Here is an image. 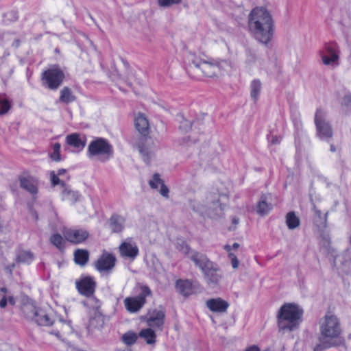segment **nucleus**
I'll list each match as a JSON object with an SVG mask.
<instances>
[{
	"label": "nucleus",
	"mask_w": 351,
	"mask_h": 351,
	"mask_svg": "<svg viewBox=\"0 0 351 351\" xmlns=\"http://www.w3.org/2000/svg\"><path fill=\"white\" fill-rule=\"evenodd\" d=\"M51 182L53 186L60 183V180L58 178V175L56 174L53 171L51 173Z\"/></svg>",
	"instance_id": "09e8293b"
},
{
	"label": "nucleus",
	"mask_w": 351,
	"mask_h": 351,
	"mask_svg": "<svg viewBox=\"0 0 351 351\" xmlns=\"http://www.w3.org/2000/svg\"><path fill=\"white\" fill-rule=\"evenodd\" d=\"M185 248H186L185 252L189 253V251H190L189 247L187 245H186Z\"/></svg>",
	"instance_id": "052dcab7"
},
{
	"label": "nucleus",
	"mask_w": 351,
	"mask_h": 351,
	"mask_svg": "<svg viewBox=\"0 0 351 351\" xmlns=\"http://www.w3.org/2000/svg\"><path fill=\"white\" fill-rule=\"evenodd\" d=\"M139 290L140 292L136 296L128 297L123 301L125 308L131 313L140 311L146 302V298L152 294L149 287L145 285H140Z\"/></svg>",
	"instance_id": "0eeeda50"
},
{
	"label": "nucleus",
	"mask_w": 351,
	"mask_h": 351,
	"mask_svg": "<svg viewBox=\"0 0 351 351\" xmlns=\"http://www.w3.org/2000/svg\"><path fill=\"white\" fill-rule=\"evenodd\" d=\"M286 224L289 230H293L300 226V220L294 212H289L286 215Z\"/></svg>",
	"instance_id": "c85d7f7f"
},
{
	"label": "nucleus",
	"mask_w": 351,
	"mask_h": 351,
	"mask_svg": "<svg viewBox=\"0 0 351 351\" xmlns=\"http://www.w3.org/2000/svg\"><path fill=\"white\" fill-rule=\"evenodd\" d=\"M135 127L136 130L143 136H145L148 132L149 129V123L146 117L142 114H139L135 119L134 121Z\"/></svg>",
	"instance_id": "393cba45"
},
{
	"label": "nucleus",
	"mask_w": 351,
	"mask_h": 351,
	"mask_svg": "<svg viewBox=\"0 0 351 351\" xmlns=\"http://www.w3.org/2000/svg\"><path fill=\"white\" fill-rule=\"evenodd\" d=\"M31 312L28 317L32 318L36 323L40 326H49L53 324L52 318L43 309H36L30 306Z\"/></svg>",
	"instance_id": "dca6fc26"
},
{
	"label": "nucleus",
	"mask_w": 351,
	"mask_h": 351,
	"mask_svg": "<svg viewBox=\"0 0 351 351\" xmlns=\"http://www.w3.org/2000/svg\"><path fill=\"white\" fill-rule=\"evenodd\" d=\"M138 147L144 161L149 163L156 151V147L153 141L150 138L141 137Z\"/></svg>",
	"instance_id": "f8f14e48"
},
{
	"label": "nucleus",
	"mask_w": 351,
	"mask_h": 351,
	"mask_svg": "<svg viewBox=\"0 0 351 351\" xmlns=\"http://www.w3.org/2000/svg\"><path fill=\"white\" fill-rule=\"evenodd\" d=\"M75 97L69 88L65 87L61 90L60 97L61 102L68 104L73 101Z\"/></svg>",
	"instance_id": "c9c22d12"
},
{
	"label": "nucleus",
	"mask_w": 351,
	"mask_h": 351,
	"mask_svg": "<svg viewBox=\"0 0 351 351\" xmlns=\"http://www.w3.org/2000/svg\"><path fill=\"white\" fill-rule=\"evenodd\" d=\"M330 151L335 152L336 151V148L333 145H330Z\"/></svg>",
	"instance_id": "bf43d9fd"
},
{
	"label": "nucleus",
	"mask_w": 351,
	"mask_h": 351,
	"mask_svg": "<svg viewBox=\"0 0 351 351\" xmlns=\"http://www.w3.org/2000/svg\"><path fill=\"white\" fill-rule=\"evenodd\" d=\"M319 338L328 340L337 346L343 344V328L340 319L335 314L327 312L318 320Z\"/></svg>",
	"instance_id": "f03ea898"
},
{
	"label": "nucleus",
	"mask_w": 351,
	"mask_h": 351,
	"mask_svg": "<svg viewBox=\"0 0 351 351\" xmlns=\"http://www.w3.org/2000/svg\"><path fill=\"white\" fill-rule=\"evenodd\" d=\"M78 194L68 189H64L62 192L63 199L66 200H69L70 202H75L78 199Z\"/></svg>",
	"instance_id": "4c0bfd02"
},
{
	"label": "nucleus",
	"mask_w": 351,
	"mask_h": 351,
	"mask_svg": "<svg viewBox=\"0 0 351 351\" xmlns=\"http://www.w3.org/2000/svg\"><path fill=\"white\" fill-rule=\"evenodd\" d=\"M316 135L322 141H329L333 132L330 123L326 119V112L319 108L316 110L314 119Z\"/></svg>",
	"instance_id": "6e6552de"
},
{
	"label": "nucleus",
	"mask_w": 351,
	"mask_h": 351,
	"mask_svg": "<svg viewBox=\"0 0 351 351\" xmlns=\"http://www.w3.org/2000/svg\"><path fill=\"white\" fill-rule=\"evenodd\" d=\"M176 287L178 291L184 296H188L195 293L194 286L189 280H178Z\"/></svg>",
	"instance_id": "5701e85b"
},
{
	"label": "nucleus",
	"mask_w": 351,
	"mask_h": 351,
	"mask_svg": "<svg viewBox=\"0 0 351 351\" xmlns=\"http://www.w3.org/2000/svg\"><path fill=\"white\" fill-rule=\"evenodd\" d=\"M250 88H251V92H250L251 97L254 101H256L258 97L261 89V83L260 80H254L251 82Z\"/></svg>",
	"instance_id": "f704fd0d"
},
{
	"label": "nucleus",
	"mask_w": 351,
	"mask_h": 351,
	"mask_svg": "<svg viewBox=\"0 0 351 351\" xmlns=\"http://www.w3.org/2000/svg\"><path fill=\"white\" fill-rule=\"evenodd\" d=\"M245 351H259V349L257 346H253L245 350Z\"/></svg>",
	"instance_id": "5fc2aeb1"
},
{
	"label": "nucleus",
	"mask_w": 351,
	"mask_h": 351,
	"mask_svg": "<svg viewBox=\"0 0 351 351\" xmlns=\"http://www.w3.org/2000/svg\"><path fill=\"white\" fill-rule=\"evenodd\" d=\"M116 261V257L112 254L105 252L97 259L94 265L100 274L108 275L112 273Z\"/></svg>",
	"instance_id": "9d476101"
},
{
	"label": "nucleus",
	"mask_w": 351,
	"mask_h": 351,
	"mask_svg": "<svg viewBox=\"0 0 351 351\" xmlns=\"http://www.w3.org/2000/svg\"><path fill=\"white\" fill-rule=\"evenodd\" d=\"M342 106H345L349 108L351 106V94L350 93H346L342 101H341Z\"/></svg>",
	"instance_id": "a18cd8bd"
},
{
	"label": "nucleus",
	"mask_w": 351,
	"mask_h": 351,
	"mask_svg": "<svg viewBox=\"0 0 351 351\" xmlns=\"http://www.w3.org/2000/svg\"><path fill=\"white\" fill-rule=\"evenodd\" d=\"M12 73L11 69L5 64L0 65V75L3 77H8Z\"/></svg>",
	"instance_id": "79ce46f5"
},
{
	"label": "nucleus",
	"mask_w": 351,
	"mask_h": 351,
	"mask_svg": "<svg viewBox=\"0 0 351 351\" xmlns=\"http://www.w3.org/2000/svg\"><path fill=\"white\" fill-rule=\"evenodd\" d=\"M63 79L64 73L58 68H52L43 73L44 84L50 89H56Z\"/></svg>",
	"instance_id": "9b49d317"
},
{
	"label": "nucleus",
	"mask_w": 351,
	"mask_h": 351,
	"mask_svg": "<svg viewBox=\"0 0 351 351\" xmlns=\"http://www.w3.org/2000/svg\"><path fill=\"white\" fill-rule=\"evenodd\" d=\"M202 273L206 283L212 287L217 286L223 277L219 268L214 263Z\"/></svg>",
	"instance_id": "ddd939ff"
},
{
	"label": "nucleus",
	"mask_w": 351,
	"mask_h": 351,
	"mask_svg": "<svg viewBox=\"0 0 351 351\" xmlns=\"http://www.w3.org/2000/svg\"><path fill=\"white\" fill-rule=\"evenodd\" d=\"M52 334L55 335L57 337H59V332L58 331H56V332H51Z\"/></svg>",
	"instance_id": "680f3d73"
},
{
	"label": "nucleus",
	"mask_w": 351,
	"mask_h": 351,
	"mask_svg": "<svg viewBox=\"0 0 351 351\" xmlns=\"http://www.w3.org/2000/svg\"><path fill=\"white\" fill-rule=\"evenodd\" d=\"M319 342L314 346L313 351H324L326 349L339 346L336 343L319 337Z\"/></svg>",
	"instance_id": "7c9ffc66"
},
{
	"label": "nucleus",
	"mask_w": 351,
	"mask_h": 351,
	"mask_svg": "<svg viewBox=\"0 0 351 351\" xmlns=\"http://www.w3.org/2000/svg\"><path fill=\"white\" fill-rule=\"evenodd\" d=\"M20 45V40L19 38H14L12 45L15 47H18Z\"/></svg>",
	"instance_id": "603ef678"
},
{
	"label": "nucleus",
	"mask_w": 351,
	"mask_h": 351,
	"mask_svg": "<svg viewBox=\"0 0 351 351\" xmlns=\"http://www.w3.org/2000/svg\"><path fill=\"white\" fill-rule=\"evenodd\" d=\"M206 306L213 312L223 313L226 311L229 304L220 298L210 299L206 302Z\"/></svg>",
	"instance_id": "412c9836"
},
{
	"label": "nucleus",
	"mask_w": 351,
	"mask_h": 351,
	"mask_svg": "<svg viewBox=\"0 0 351 351\" xmlns=\"http://www.w3.org/2000/svg\"><path fill=\"white\" fill-rule=\"evenodd\" d=\"M60 147H61V145L59 143H56L53 145V152L50 154V157L53 160L58 162L61 160L60 154Z\"/></svg>",
	"instance_id": "58836bf2"
},
{
	"label": "nucleus",
	"mask_w": 351,
	"mask_h": 351,
	"mask_svg": "<svg viewBox=\"0 0 351 351\" xmlns=\"http://www.w3.org/2000/svg\"><path fill=\"white\" fill-rule=\"evenodd\" d=\"M125 218L117 214H113L109 219V228L113 233L121 232L125 228Z\"/></svg>",
	"instance_id": "aec40b11"
},
{
	"label": "nucleus",
	"mask_w": 351,
	"mask_h": 351,
	"mask_svg": "<svg viewBox=\"0 0 351 351\" xmlns=\"http://www.w3.org/2000/svg\"><path fill=\"white\" fill-rule=\"evenodd\" d=\"M96 287V282L94 279L89 276V304L95 303V307L89 309V324L97 328L102 327L105 322V316L100 311V301L94 296Z\"/></svg>",
	"instance_id": "39448f33"
},
{
	"label": "nucleus",
	"mask_w": 351,
	"mask_h": 351,
	"mask_svg": "<svg viewBox=\"0 0 351 351\" xmlns=\"http://www.w3.org/2000/svg\"><path fill=\"white\" fill-rule=\"evenodd\" d=\"M4 39L6 40V41H9L10 39L8 38V35H5V37H4Z\"/></svg>",
	"instance_id": "0e129e2a"
},
{
	"label": "nucleus",
	"mask_w": 351,
	"mask_h": 351,
	"mask_svg": "<svg viewBox=\"0 0 351 351\" xmlns=\"http://www.w3.org/2000/svg\"><path fill=\"white\" fill-rule=\"evenodd\" d=\"M314 211H315V215L322 220V222L321 223L323 225L324 227H326V223H327V215H328V213H326L323 216H322V212L317 209L315 207H314Z\"/></svg>",
	"instance_id": "37998d69"
},
{
	"label": "nucleus",
	"mask_w": 351,
	"mask_h": 351,
	"mask_svg": "<svg viewBox=\"0 0 351 351\" xmlns=\"http://www.w3.org/2000/svg\"><path fill=\"white\" fill-rule=\"evenodd\" d=\"M267 199V196L263 195L257 204L256 211L261 215L268 214L272 209V205L268 203Z\"/></svg>",
	"instance_id": "a878e982"
},
{
	"label": "nucleus",
	"mask_w": 351,
	"mask_h": 351,
	"mask_svg": "<svg viewBox=\"0 0 351 351\" xmlns=\"http://www.w3.org/2000/svg\"><path fill=\"white\" fill-rule=\"evenodd\" d=\"M6 292L7 289L5 288H0V306L1 308H4L7 305V299H6Z\"/></svg>",
	"instance_id": "c03bdc74"
},
{
	"label": "nucleus",
	"mask_w": 351,
	"mask_h": 351,
	"mask_svg": "<svg viewBox=\"0 0 351 351\" xmlns=\"http://www.w3.org/2000/svg\"><path fill=\"white\" fill-rule=\"evenodd\" d=\"M34 258V254L29 251H21L16 256V261L18 263L29 264Z\"/></svg>",
	"instance_id": "c756f323"
},
{
	"label": "nucleus",
	"mask_w": 351,
	"mask_h": 351,
	"mask_svg": "<svg viewBox=\"0 0 351 351\" xmlns=\"http://www.w3.org/2000/svg\"><path fill=\"white\" fill-rule=\"evenodd\" d=\"M247 28L255 40L267 45L271 41L275 33V24L271 14L262 6L253 8L248 15Z\"/></svg>",
	"instance_id": "f257e3e1"
},
{
	"label": "nucleus",
	"mask_w": 351,
	"mask_h": 351,
	"mask_svg": "<svg viewBox=\"0 0 351 351\" xmlns=\"http://www.w3.org/2000/svg\"><path fill=\"white\" fill-rule=\"evenodd\" d=\"M295 124H300V121H296L295 122Z\"/></svg>",
	"instance_id": "338daca9"
},
{
	"label": "nucleus",
	"mask_w": 351,
	"mask_h": 351,
	"mask_svg": "<svg viewBox=\"0 0 351 351\" xmlns=\"http://www.w3.org/2000/svg\"><path fill=\"white\" fill-rule=\"evenodd\" d=\"M189 256L202 272L208 269L210 265H213V262L210 261L205 254L195 251H192L189 254Z\"/></svg>",
	"instance_id": "f3484780"
},
{
	"label": "nucleus",
	"mask_w": 351,
	"mask_h": 351,
	"mask_svg": "<svg viewBox=\"0 0 351 351\" xmlns=\"http://www.w3.org/2000/svg\"><path fill=\"white\" fill-rule=\"evenodd\" d=\"M149 184L152 189H157L159 186L160 193L165 197H169V189L165 185L163 180L160 178V176L158 173H154L152 178L149 181Z\"/></svg>",
	"instance_id": "4be33fe9"
},
{
	"label": "nucleus",
	"mask_w": 351,
	"mask_h": 351,
	"mask_svg": "<svg viewBox=\"0 0 351 351\" xmlns=\"http://www.w3.org/2000/svg\"><path fill=\"white\" fill-rule=\"evenodd\" d=\"M304 311L294 303H285L278 311L277 323L280 331H293L302 322Z\"/></svg>",
	"instance_id": "7ed1b4c3"
},
{
	"label": "nucleus",
	"mask_w": 351,
	"mask_h": 351,
	"mask_svg": "<svg viewBox=\"0 0 351 351\" xmlns=\"http://www.w3.org/2000/svg\"><path fill=\"white\" fill-rule=\"evenodd\" d=\"M176 120L180 123L179 129L184 132H187L191 128V122L186 120L182 114H178L176 116Z\"/></svg>",
	"instance_id": "473e14b6"
},
{
	"label": "nucleus",
	"mask_w": 351,
	"mask_h": 351,
	"mask_svg": "<svg viewBox=\"0 0 351 351\" xmlns=\"http://www.w3.org/2000/svg\"><path fill=\"white\" fill-rule=\"evenodd\" d=\"M93 206L95 209V213L97 214L100 210V206L98 202H93Z\"/></svg>",
	"instance_id": "3c124183"
},
{
	"label": "nucleus",
	"mask_w": 351,
	"mask_h": 351,
	"mask_svg": "<svg viewBox=\"0 0 351 351\" xmlns=\"http://www.w3.org/2000/svg\"><path fill=\"white\" fill-rule=\"evenodd\" d=\"M239 247V244L237 243H234L232 245H226L224 246V250L230 253L232 250L237 249Z\"/></svg>",
	"instance_id": "8fccbe9b"
},
{
	"label": "nucleus",
	"mask_w": 351,
	"mask_h": 351,
	"mask_svg": "<svg viewBox=\"0 0 351 351\" xmlns=\"http://www.w3.org/2000/svg\"><path fill=\"white\" fill-rule=\"evenodd\" d=\"M165 312L161 310H154L149 315L147 323L149 326L161 329L165 320Z\"/></svg>",
	"instance_id": "6ab92c4d"
},
{
	"label": "nucleus",
	"mask_w": 351,
	"mask_h": 351,
	"mask_svg": "<svg viewBox=\"0 0 351 351\" xmlns=\"http://www.w3.org/2000/svg\"><path fill=\"white\" fill-rule=\"evenodd\" d=\"M37 180L32 177H22L20 178V185L31 194L34 195L38 192Z\"/></svg>",
	"instance_id": "b1692460"
},
{
	"label": "nucleus",
	"mask_w": 351,
	"mask_h": 351,
	"mask_svg": "<svg viewBox=\"0 0 351 351\" xmlns=\"http://www.w3.org/2000/svg\"><path fill=\"white\" fill-rule=\"evenodd\" d=\"M138 335L140 337L143 338L147 344H153L156 342V335L151 328L141 330Z\"/></svg>",
	"instance_id": "cd10ccee"
},
{
	"label": "nucleus",
	"mask_w": 351,
	"mask_h": 351,
	"mask_svg": "<svg viewBox=\"0 0 351 351\" xmlns=\"http://www.w3.org/2000/svg\"><path fill=\"white\" fill-rule=\"evenodd\" d=\"M233 223H235V224L238 223H239V219H238L234 218V219H233Z\"/></svg>",
	"instance_id": "e2e57ef3"
},
{
	"label": "nucleus",
	"mask_w": 351,
	"mask_h": 351,
	"mask_svg": "<svg viewBox=\"0 0 351 351\" xmlns=\"http://www.w3.org/2000/svg\"><path fill=\"white\" fill-rule=\"evenodd\" d=\"M137 337V335L135 332L130 331L123 335L122 339L125 344L132 345L136 341Z\"/></svg>",
	"instance_id": "e433bc0d"
},
{
	"label": "nucleus",
	"mask_w": 351,
	"mask_h": 351,
	"mask_svg": "<svg viewBox=\"0 0 351 351\" xmlns=\"http://www.w3.org/2000/svg\"><path fill=\"white\" fill-rule=\"evenodd\" d=\"M319 54L323 64L332 67H336L339 64V50L336 43H326L319 51Z\"/></svg>",
	"instance_id": "1a4fd4ad"
},
{
	"label": "nucleus",
	"mask_w": 351,
	"mask_h": 351,
	"mask_svg": "<svg viewBox=\"0 0 351 351\" xmlns=\"http://www.w3.org/2000/svg\"><path fill=\"white\" fill-rule=\"evenodd\" d=\"M182 0H157L158 5L160 8H169L173 5L181 3Z\"/></svg>",
	"instance_id": "a19ab883"
},
{
	"label": "nucleus",
	"mask_w": 351,
	"mask_h": 351,
	"mask_svg": "<svg viewBox=\"0 0 351 351\" xmlns=\"http://www.w3.org/2000/svg\"><path fill=\"white\" fill-rule=\"evenodd\" d=\"M51 243L55 245L59 250L63 251L65 247V241L64 238L59 234H54L50 238Z\"/></svg>",
	"instance_id": "72a5a7b5"
},
{
	"label": "nucleus",
	"mask_w": 351,
	"mask_h": 351,
	"mask_svg": "<svg viewBox=\"0 0 351 351\" xmlns=\"http://www.w3.org/2000/svg\"><path fill=\"white\" fill-rule=\"evenodd\" d=\"M119 248L121 256L128 258L132 260L136 258L139 252L137 245L130 238L125 239L119 245Z\"/></svg>",
	"instance_id": "4468645a"
},
{
	"label": "nucleus",
	"mask_w": 351,
	"mask_h": 351,
	"mask_svg": "<svg viewBox=\"0 0 351 351\" xmlns=\"http://www.w3.org/2000/svg\"><path fill=\"white\" fill-rule=\"evenodd\" d=\"M6 299H7V300H8L9 303H10V304L14 305V304H15V300H14V298H13V297H12V296H8V297H7V296H6Z\"/></svg>",
	"instance_id": "864d4df0"
},
{
	"label": "nucleus",
	"mask_w": 351,
	"mask_h": 351,
	"mask_svg": "<svg viewBox=\"0 0 351 351\" xmlns=\"http://www.w3.org/2000/svg\"><path fill=\"white\" fill-rule=\"evenodd\" d=\"M221 65L219 62H208L197 58H193L189 66L187 71L191 75L194 74L193 77L200 80L202 77H213L217 75L220 71Z\"/></svg>",
	"instance_id": "20e7f679"
},
{
	"label": "nucleus",
	"mask_w": 351,
	"mask_h": 351,
	"mask_svg": "<svg viewBox=\"0 0 351 351\" xmlns=\"http://www.w3.org/2000/svg\"><path fill=\"white\" fill-rule=\"evenodd\" d=\"M66 172V169H60L58 171L57 175L62 176Z\"/></svg>",
	"instance_id": "6e6d98bb"
},
{
	"label": "nucleus",
	"mask_w": 351,
	"mask_h": 351,
	"mask_svg": "<svg viewBox=\"0 0 351 351\" xmlns=\"http://www.w3.org/2000/svg\"><path fill=\"white\" fill-rule=\"evenodd\" d=\"M66 143L68 145L75 149V151L82 150L86 144V137L77 133H73L66 137Z\"/></svg>",
	"instance_id": "a211bd4d"
},
{
	"label": "nucleus",
	"mask_w": 351,
	"mask_h": 351,
	"mask_svg": "<svg viewBox=\"0 0 351 351\" xmlns=\"http://www.w3.org/2000/svg\"><path fill=\"white\" fill-rule=\"evenodd\" d=\"M271 142L273 144H276V143H279L280 141L278 139V138L276 136H275V137H273Z\"/></svg>",
	"instance_id": "4d7b16f0"
},
{
	"label": "nucleus",
	"mask_w": 351,
	"mask_h": 351,
	"mask_svg": "<svg viewBox=\"0 0 351 351\" xmlns=\"http://www.w3.org/2000/svg\"><path fill=\"white\" fill-rule=\"evenodd\" d=\"M228 256L231 260V264H232V267L234 269H237L239 267V261L237 256L234 254L230 252L228 254Z\"/></svg>",
	"instance_id": "de8ad7c7"
},
{
	"label": "nucleus",
	"mask_w": 351,
	"mask_h": 351,
	"mask_svg": "<svg viewBox=\"0 0 351 351\" xmlns=\"http://www.w3.org/2000/svg\"><path fill=\"white\" fill-rule=\"evenodd\" d=\"M62 233L67 241L75 244L84 241L88 237L86 231L82 229L64 228Z\"/></svg>",
	"instance_id": "2eb2a0df"
},
{
	"label": "nucleus",
	"mask_w": 351,
	"mask_h": 351,
	"mask_svg": "<svg viewBox=\"0 0 351 351\" xmlns=\"http://www.w3.org/2000/svg\"><path fill=\"white\" fill-rule=\"evenodd\" d=\"M73 350H74V351H80L79 349H77V348H73Z\"/></svg>",
	"instance_id": "69168bd1"
},
{
	"label": "nucleus",
	"mask_w": 351,
	"mask_h": 351,
	"mask_svg": "<svg viewBox=\"0 0 351 351\" xmlns=\"http://www.w3.org/2000/svg\"><path fill=\"white\" fill-rule=\"evenodd\" d=\"M330 239L328 234L322 235L321 245L326 249H328L330 246Z\"/></svg>",
	"instance_id": "49530a36"
},
{
	"label": "nucleus",
	"mask_w": 351,
	"mask_h": 351,
	"mask_svg": "<svg viewBox=\"0 0 351 351\" xmlns=\"http://www.w3.org/2000/svg\"><path fill=\"white\" fill-rule=\"evenodd\" d=\"M189 140V137L183 138L182 142L181 143L183 144V145L188 144Z\"/></svg>",
	"instance_id": "13d9d810"
},
{
	"label": "nucleus",
	"mask_w": 351,
	"mask_h": 351,
	"mask_svg": "<svg viewBox=\"0 0 351 351\" xmlns=\"http://www.w3.org/2000/svg\"><path fill=\"white\" fill-rule=\"evenodd\" d=\"M113 154L112 146L104 138H98L89 144V155L97 157L99 161H108Z\"/></svg>",
	"instance_id": "423d86ee"
},
{
	"label": "nucleus",
	"mask_w": 351,
	"mask_h": 351,
	"mask_svg": "<svg viewBox=\"0 0 351 351\" xmlns=\"http://www.w3.org/2000/svg\"><path fill=\"white\" fill-rule=\"evenodd\" d=\"M10 108L9 101L0 95V115L5 114Z\"/></svg>",
	"instance_id": "ea45409f"
},
{
	"label": "nucleus",
	"mask_w": 351,
	"mask_h": 351,
	"mask_svg": "<svg viewBox=\"0 0 351 351\" xmlns=\"http://www.w3.org/2000/svg\"><path fill=\"white\" fill-rule=\"evenodd\" d=\"M76 289L78 292L84 296H88V276H82L75 281Z\"/></svg>",
	"instance_id": "bb28decb"
},
{
	"label": "nucleus",
	"mask_w": 351,
	"mask_h": 351,
	"mask_svg": "<svg viewBox=\"0 0 351 351\" xmlns=\"http://www.w3.org/2000/svg\"><path fill=\"white\" fill-rule=\"evenodd\" d=\"M74 260L76 264L84 265L88 260V252L84 250H77L74 253Z\"/></svg>",
	"instance_id": "2f4dec72"
}]
</instances>
